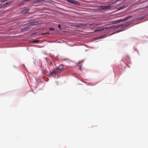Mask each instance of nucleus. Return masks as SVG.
<instances>
[{"instance_id": "1", "label": "nucleus", "mask_w": 148, "mask_h": 148, "mask_svg": "<svg viewBox=\"0 0 148 148\" xmlns=\"http://www.w3.org/2000/svg\"><path fill=\"white\" fill-rule=\"evenodd\" d=\"M127 25H124L123 24L120 25H112L111 26L109 27H104L103 28H101L100 29H99L100 31H102L103 30H105L107 29H110L111 28L112 29H114L115 28H116L118 27L121 26H126Z\"/></svg>"}, {"instance_id": "2", "label": "nucleus", "mask_w": 148, "mask_h": 148, "mask_svg": "<svg viewBox=\"0 0 148 148\" xmlns=\"http://www.w3.org/2000/svg\"><path fill=\"white\" fill-rule=\"evenodd\" d=\"M132 17V16H127V17H125V18L121 19L120 20H116V21H112V23L113 24H115L119 22H123L124 21H126V20H127L129 18H131Z\"/></svg>"}, {"instance_id": "3", "label": "nucleus", "mask_w": 148, "mask_h": 148, "mask_svg": "<svg viewBox=\"0 0 148 148\" xmlns=\"http://www.w3.org/2000/svg\"><path fill=\"white\" fill-rule=\"evenodd\" d=\"M57 73H59L62 71L64 69V66L63 64H60L58 67L55 68Z\"/></svg>"}, {"instance_id": "4", "label": "nucleus", "mask_w": 148, "mask_h": 148, "mask_svg": "<svg viewBox=\"0 0 148 148\" xmlns=\"http://www.w3.org/2000/svg\"><path fill=\"white\" fill-rule=\"evenodd\" d=\"M113 3L107 6H101L100 7L101 9L102 10H105L109 9L112 6Z\"/></svg>"}, {"instance_id": "5", "label": "nucleus", "mask_w": 148, "mask_h": 148, "mask_svg": "<svg viewBox=\"0 0 148 148\" xmlns=\"http://www.w3.org/2000/svg\"><path fill=\"white\" fill-rule=\"evenodd\" d=\"M66 1L70 3H71L75 5L78 4V2L74 0H66Z\"/></svg>"}, {"instance_id": "6", "label": "nucleus", "mask_w": 148, "mask_h": 148, "mask_svg": "<svg viewBox=\"0 0 148 148\" xmlns=\"http://www.w3.org/2000/svg\"><path fill=\"white\" fill-rule=\"evenodd\" d=\"M58 73H57V71H56V69L55 70H53L52 72H51L50 73V75H52L53 77H54V75L55 76H56V74Z\"/></svg>"}, {"instance_id": "7", "label": "nucleus", "mask_w": 148, "mask_h": 148, "mask_svg": "<svg viewBox=\"0 0 148 148\" xmlns=\"http://www.w3.org/2000/svg\"><path fill=\"white\" fill-rule=\"evenodd\" d=\"M13 2V1H10L8 2H7L4 3L3 4L4 6L5 7L6 5L11 4Z\"/></svg>"}, {"instance_id": "8", "label": "nucleus", "mask_w": 148, "mask_h": 148, "mask_svg": "<svg viewBox=\"0 0 148 148\" xmlns=\"http://www.w3.org/2000/svg\"><path fill=\"white\" fill-rule=\"evenodd\" d=\"M30 25H37L39 24V22L37 21H33V22H30Z\"/></svg>"}, {"instance_id": "9", "label": "nucleus", "mask_w": 148, "mask_h": 148, "mask_svg": "<svg viewBox=\"0 0 148 148\" xmlns=\"http://www.w3.org/2000/svg\"><path fill=\"white\" fill-rule=\"evenodd\" d=\"M29 11V9H25L23 10L22 12L24 13H26L28 12Z\"/></svg>"}, {"instance_id": "10", "label": "nucleus", "mask_w": 148, "mask_h": 148, "mask_svg": "<svg viewBox=\"0 0 148 148\" xmlns=\"http://www.w3.org/2000/svg\"><path fill=\"white\" fill-rule=\"evenodd\" d=\"M29 29H30V28L28 27L24 28L22 29L21 30L23 32H24V31H27Z\"/></svg>"}, {"instance_id": "11", "label": "nucleus", "mask_w": 148, "mask_h": 148, "mask_svg": "<svg viewBox=\"0 0 148 148\" xmlns=\"http://www.w3.org/2000/svg\"><path fill=\"white\" fill-rule=\"evenodd\" d=\"M25 2L24 0H23L18 5V6H21V5H23Z\"/></svg>"}, {"instance_id": "12", "label": "nucleus", "mask_w": 148, "mask_h": 148, "mask_svg": "<svg viewBox=\"0 0 148 148\" xmlns=\"http://www.w3.org/2000/svg\"><path fill=\"white\" fill-rule=\"evenodd\" d=\"M3 7H4V6L3 4L1 3V4H0V9L1 8H3Z\"/></svg>"}, {"instance_id": "13", "label": "nucleus", "mask_w": 148, "mask_h": 148, "mask_svg": "<svg viewBox=\"0 0 148 148\" xmlns=\"http://www.w3.org/2000/svg\"><path fill=\"white\" fill-rule=\"evenodd\" d=\"M44 0H36V2H40L41 1H43Z\"/></svg>"}, {"instance_id": "14", "label": "nucleus", "mask_w": 148, "mask_h": 148, "mask_svg": "<svg viewBox=\"0 0 148 148\" xmlns=\"http://www.w3.org/2000/svg\"><path fill=\"white\" fill-rule=\"evenodd\" d=\"M39 41V40H33L32 42H37Z\"/></svg>"}, {"instance_id": "15", "label": "nucleus", "mask_w": 148, "mask_h": 148, "mask_svg": "<svg viewBox=\"0 0 148 148\" xmlns=\"http://www.w3.org/2000/svg\"><path fill=\"white\" fill-rule=\"evenodd\" d=\"M100 32V30H99V29H95L94 31V32Z\"/></svg>"}, {"instance_id": "16", "label": "nucleus", "mask_w": 148, "mask_h": 148, "mask_svg": "<svg viewBox=\"0 0 148 148\" xmlns=\"http://www.w3.org/2000/svg\"><path fill=\"white\" fill-rule=\"evenodd\" d=\"M90 25H95V26H97V25H99V24H91Z\"/></svg>"}, {"instance_id": "17", "label": "nucleus", "mask_w": 148, "mask_h": 148, "mask_svg": "<svg viewBox=\"0 0 148 148\" xmlns=\"http://www.w3.org/2000/svg\"><path fill=\"white\" fill-rule=\"evenodd\" d=\"M125 7H126V6H123L122 7L120 8V9H123V8H125Z\"/></svg>"}, {"instance_id": "18", "label": "nucleus", "mask_w": 148, "mask_h": 148, "mask_svg": "<svg viewBox=\"0 0 148 148\" xmlns=\"http://www.w3.org/2000/svg\"><path fill=\"white\" fill-rule=\"evenodd\" d=\"M58 27L60 29H62V28H61V25L60 24L58 25Z\"/></svg>"}, {"instance_id": "19", "label": "nucleus", "mask_w": 148, "mask_h": 148, "mask_svg": "<svg viewBox=\"0 0 148 148\" xmlns=\"http://www.w3.org/2000/svg\"><path fill=\"white\" fill-rule=\"evenodd\" d=\"M49 29L53 31L54 30V29L53 28H51Z\"/></svg>"}, {"instance_id": "20", "label": "nucleus", "mask_w": 148, "mask_h": 148, "mask_svg": "<svg viewBox=\"0 0 148 148\" xmlns=\"http://www.w3.org/2000/svg\"><path fill=\"white\" fill-rule=\"evenodd\" d=\"M8 0H2L1 2H4L5 1H7Z\"/></svg>"}, {"instance_id": "21", "label": "nucleus", "mask_w": 148, "mask_h": 148, "mask_svg": "<svg viewBox=\"0 0 148 148\" xmlns=\"http://www.w3.org/2000/svg\"><path fill=\"white\" fill-rule=\"evenodd\" d=\"M49 34V33H44V34H42L43 35H45V34Z\"/></svg>"}, {"instance_id": "22", "label": "nucleus", "mask_w": 148, "mask_h": 148, "mask_svg": "<svg viewBox=\"0 0 148 148\" xmlns=\"http://www.w3.org/2000/svg\"><path fill=\"white\" fill-rule=\"evenodd\" d=\"M79 68H80V69H81V67H80H80H79Z\"/></svg>"}]
</instances>
